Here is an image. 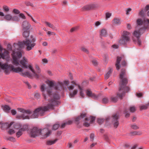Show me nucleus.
<instances>
[{
  "instance_id": "obj_1",
  "label": "nucleus",
  "mask_w": 149,
  "mask_h": 149,
  "mask_svg": "<svg viewBox=\"0 0 149 149\" xmlns=\"http://www.w3.org/2000/svg\"><path fill=\"white\" fill-rule=\"evenodd\" d=\"M12 58L13 60V63L15 65L18 66L20 65L22 68H29L33 74H31L28 72H23V70L20 68L14 67L12 65H8L6 63L2 64L0 62V68L4 70L6 74H8L10 73V71L16 73L22 72L20 74L23 77H27L30 78H32L33 77L38 78L39 75L35 72L33 67L30 65H27L28 63L27 59L25 57H23L22 59L20 60L21 57L22 56V54L20 52H15L13 51L12 54Z\"/></svg>"
},
{
  "instance_id": "obj_2",
  "label": "nucleus",
  "mask_w": 149,
  "mask_h": 149,
  "mask_svg": "<svg viewBox=\"0 0 149 149\" xmlns=\"http://www.w3.org/2000/svg\"><path fill=\"white\" fill-rule=\"evenodd\" d=\"M46 83L50 86L47 87V89L46 91L49 96L52 98V97L54 99H52L49 100V103H50V101L53 100L56 101L58 102V104L54 105V107L56 105L58 104V102L56 100H58L60 99V96L59 95L56 93H54L53 94L52 96V91L51 90V87H53L56 91H61L63 89V84L61 82L58 81L56 82L54 81H50L48 80L46 81Z\"/></svg>"
},
{
  "instance_id": "obj_3",
  "label": "nucleus",
  "mask_w": 149,
  "mask_h": 149,
  "mask_svg": "<svg viewBox=\"0 0 149 149\" xmlns=\"http://www.w3.org/2000/svg\"><path fill=\"white\" fill-rule=\"evenodd\" d=\"M126 75L125 70L121 69L120 74V79L119 84V91L117 94V95L121 99H122L125 92H128L130 91V88L126 86L128 82V79L125 76Z\"/></svg>"
},
{
  "instance_id": "obj_4",
  "label": "nucleus",
  "mask_w": 149,
  "mask_h": 149,
  "mask_svg": "<svg viewBox=\"0 0 149 149\" xmlns=\"http://www.w3.org/2000/svg\"><path fill=\"white\" fill-rule=\"evenodd\" d=\"M50 102V103H48L46 106L40 107L35 110L33 114L32 117L34 118H37L38 114L41 116H43L45 111H48L49 109H54V107L55 105L58 104V102L52 100Z\"/></svg>"
},
{
  "instance_id": "obj_5",
  "label": "nucleus",
  "mask_w": 149,
  "mask_h": 149,
  "mask_svg": "<svg viewBox=\"0 0 149 149\" xmlns=\"http://www.w3.org/2000/svg\"><path fill=\"white\" fill-rule=\"evenodd\" d=\"M50 125L49 124L46 125V128H44L42 130L40 129L37 127H34L31 130L30 132L31 136L32 137L35 138L41 134V132L44 134L42 137L43 139H45L49 136L51 133V131L49 129Z\"/></svg>"
},
{
  "instance_id": "obj_6",
  "label": "nucleus",
  "mask_w": 149,
  "mask_h": 149,
  "mask_svg": "<svg viewBox=\"0 0 149 149\" xmlns=\"http://www.w3.org/2000/svg\"><path fill=\"white\" fill-rule=\"evenodd\" d=\"M130 33L126 31H124L122 33L120 39L119 41V43L121 45H125L130 40Z\"/></svg>"
},
{
  "instance_id": "obj_7",
  "label": "nucleus",
  "mask_w": 149,
  "mask_h": 149,
  "mask_svg": "<svg viewBox=\"0 0 149 149\" xmlns=\"http://www.w3.org/2000/svg\"><path fill=\"white\" fill-rule=\"evenodd\" d=\"M36 39L31 36L30 39H26V49L27 51L32 50L36 45Z\"/></svg>"
},
{
  "instance_id": "obj_8",
  "label": "nucleus",
  "mask_w": 149,
  "mask_h": 149,
  "mask_svg": "<svg viewBox=\"0 0 149 149\" xmlns=\"http://www.w3.org/2000/svg\"><path fill=\"white\" fill-rule=\"evenodd\" d=\"M146 26H144V27L141 28L138 31H135L133 33V36L136 38L137 41L136 40H134V38H133V40L134 42H137V44L139 46H140L141 44V42L140 41L139 38H140V33L141 32V31L142 30H143V31H144L145 29L147 28Z\"/></svg>"
},
{
  "instance_id": "obj_9",
  "label": "nucleus",
  "mask_w": 149,
  "mask_h": 149,
  "mask_svg": "<svg viewBox=\"0 0 149 149\" xmlns=\"http://www.w3.org/2000/svg\"><path fill=\"white\" fill-rule=\"evenodd\" d=\"M123 57L118 56L117 57V60L116 63L115 64L117 70H118L120 69V63L121 60L122 61L121 62V65L125 67L127 65V63L124 59H123Z\"/></svg>"
},
{
  "instance_id": "obj_10",
  "label": "nucleus",
  "mask_w": 149,
  "mask_h": 149,
  "mask_svg": "<svg viewBox=\"0 0 149 149\" xmlns=\"http://www.w3.org/2000/svg\"><path fill=\"white\" fill-rule=\"evenodd\" d=\"M26 40H24L22 42H19L17 43H14L13 47H14L13 49L14 51L16 50L19 49L21 48L24 45H25Z\"/></svg>"
},
{
  "instance_id": "obj_11",
  "label": "nucleus",
  "mask_w": 149,
  "mask_h": 149,
  "mask_svg": "<svg viewBox=\"0 0 149 149\" xmlns=\"http://www.w3.org/2000/svg\"><path fill=\"white\" fill-rule=\"evenodd\" d=\"M112 122L114 127L116 128L118 127L119 124L118 120L119 117L117 114H115L112 116Z\"/></svg>"
},
{
  "instance_id": "obj_12",
  "label": "nucleus",
  "mask_w": 149,
  "mask_h": 149,
  "mask_svg": "<svg viewBox=\"0 0 149 149\" xmlns=\"http://www.w3.org/2000/svg\"><path fill=\"white\" fill-rule=\"evenodd\" d=\"M97 7V5L92 4L85 6L82 8V10L83 11H87L93 9Z\"/></svg>"
},
{
  "instance_id": "obj_13",
  "label": "nucleus",
  "mask_w": 149,
  "mask_h": 149,
  "mask_svg": "<svg viewBox=\"0 0 149 149\" xmlns=\"http://www.w3.org/2000/svg\"><path fill=\"white\" fill-rule=\"evenodd\" d=\"M22 26L23 30H29L31 26V25L27 21H25L22 22Z\"/></svg>"
},
{
  "instance_id": "obj_14",
  "label": "nucleus",
  "mask_w": 149,
  "mask_h": 149,
  "mask_svg": "<svg viewBox=\"0 0 149 149\" xmlns=\"http://www.w3.org/2000/svg\"><path fill=\"white\" fill-rule=\"evenodd\" d=\"M71 83H72L75 85L78 86L80 91V95L83 97H84V94L83 93V89L81 87L79 84H77L74 81H72L71 82Z\"/></svg>"
},
{
  "instance_id": "obj_15",
  "label": "nucleus",
  "mask_w": 149,
  "mask_h": 149,
  "mask_svg": "<svg viewBox=\"0 0 149 149\" xmlns=\"http://www.w3.org/2000/svg\"><path fill=\"white\" fill-rule=\"evenodd\" d=\"M86 117V113H82L81 114L80 116L77 117L75 119V122L76 123L78 124L79 123V121L81 118H83Z\"/></svg>"
},
{
  "instance_id": "obj_16",
  "label": "nucleus",
  "mask_w": 149,
  "mask_h": 149,
  "mask_svg": "<svg viewBox=\"0 0 149 149\" xmlns=\"http://www.w3.org/2000/svg\"><path fill=\"white\" fill-rule=\"evenodd\" d=\"M13 123V122H11L10 124L7 123H3L2 125L1 128L3 130L6 129L10 128Z\"/></svg>"
},
{
  "instance_id": "obj_17",
  "label": "nucleus",
  "mask_w": 149,
  "mask_h": 149,
  "mask_svg": "<svg viewBox=\"0 0 149 149\" xmlns=\"http://www.w3.org/2000/svg\"><path fill=\"white\" fill-rule=\"evenodd\" d=\"M86 93L88 96L91 97L95 99H96L97 98L98 96L95 94L92 93L91 91L89 90H88L86 91Z\"/></svg>"
},
{
  "instance_id": "obj_18",
  "label": "nucleus",
  "mask_w": 149,
  "mask_h": 149,
  "mask_svg": "<svg viewBox=\"0 0 149 149\" xmlns=\"http://www.w3.org/2000/svg\"><path fill=\"white\" fill-rule=\"evenodd\" d=\"M9 54L8 52L6 50H5V51L3 53H1L0 54V59L1 58L4 59L5 57H6Z\"/></svg>"
},
{
  "instance_id": "obj_19",
  "label": "nucleus",
  "mask_w": 149,
  "mask_h": 149,
  "mask_svg": "<svg viewBox=\"0 0 149 149\" xmlns=\"http://www.w3.org/2000/svg\"><path fill=\"white\" fill-rule=\"evenodd\" d=\"M17 110L20 112L23 113H26L27 114H30L32 112L29 110H24L23 109H21L18 108L17 109Z\"/></svg>"
},
{
  "instance_id": "obj_20",
  "label": "nucleus",
  "mask_w": 149,
  "mask_h": 149,
  "mask_svg": "<svg viewBox=\"0 0 149 149\" xmlns=\"http://www.w3.org/2000/svg\"><path fill=\"white\" fill-rule=\"evenodd\" d=\"M112 23L113 24L119 25L120 24V20L119 18H116L113 19Z\"/></svg>"
},
{
  "instance_id": "obj_21",
  "label": "nucleus",
  "mask_w": 149,
  "mask_h": 149,
  "mask_svg": "<svg viewBox=\"0 0 149 149\" xmlns=\"http://www.w3.org/2000/svg\"><path fill=\"white\" fill-rule=\"evenodd\" d=\"M45 84H43L41 86L40 88V90L42 92L43 94V95L44 98L45 100H47V98L46 97V95H45L44 94V92H45Z\"/></svg>"
},
{
  "instance_id": "obj_22",
  "label": "nucleus",
  "mask_w": 149,
  "mask_h": 149,
  "mask_svg": "<svg viewBox=\"0 0 149 149\" xmlns=\"http://www.w3.org/2000/svg\"><path fill=\"white\" fill-rule=\"evenodd\" d=\"M78 93V91L77 90H74L72 92H70L69 93V97L70 98L74 97Z\"/></svg>"
},
{
  "instance_id": "obj_23",
  "label": "nucleus",
  "mask_w": 149,
  "mask_h": 149,
  "mask_svg": "<svg viewBox=\"0 0 149 149\" xmlns=\"http://www.w3.org/2000/svg\"><path fill=\"white\" fill-rule=\"evenodd\" d=\"M24 31L22 33L23 36L25 38H27L29 36V30H23Z\"/></svg>"
},
{
  "instance_id": "obj_24",
  "label": "nucleus",
  "mask_w": 149,
  "mask_h": 149,
  "mask_svg": "<svg viewBox=\"0 0 149 149\" xmlns=\"http://www.w3.org/2000/svg\"><path fill=\"white\" fill-rule=\"evenodd\" d=\"M2 108L5 112L7 113H8L11 109L10 107L7 105L2 106Z\"/></svg>"
},
{
  "instance_id": "obj_25",
  "label": "nucleus",
  "mask_w": 149,
  "mask_h": 149,
  "mask_svg": "<svg viewBox=\"0 0 149 149\" xmlns=\"http://www.w3.org/2000/svg\"><path fill=\"white\" fill-rule=\"evenodd\" d=\"M149 106V102L145 105H143L140 107V109L141 110L147 109Z\"/></svg>"
},
{
  "instance_id": "obj_26",
  "label": "nucleus",
  "mask_w": 149,
  "mask_h": 149,
  "mask_svg": "<svg viewBox=\"0 0 149 149\" xmlns=\"http://www.w3.org/2000/svg\"><path fill=\"white\" fill-rule=\"evenodd\" d=\"M107 35V32L106 30L103 29L101 31L100 35L102 36L105 37Z\"/></svg>"
},
{
  "instance_id": "obj_27",
  "label": "nucleus",
  "mask_w": 149,
  "mask_h": 149,
  "mask_svg": "<svg viewBox=\"0 0 149 149\" xmlns=\"http://www.w3.org/2000/svg\"><path fill=\"white\" fill-rule=\"evenodd\" d=\"M57 139H55L53 141H48L47 142V144L48 145H51L54 144L57 141Z\"/></svg>"
},
{
  "instance_id": "obj_28",
  "label": "nucleus",
  "mask_w": 149,
  "mask_h": 149,
  "mask_svg": "<svg viewBox=\"0 0 149 149\" xmlns=\"http://www.w3.org/2000/svg\"><path fill=\"white\" fill-rule=\"evenodd\" d=\"M136 24L138 26L142 25L143 24V21L141 19H138L137 20Z\"/></svg>"
},
{
  "instance_id": "obj_29",
  "label": "nucleus",
  "mask_w": 149,
  "mask_h": 149,
  "mask_svg": "<svg viewBox=\"0 0 149 149\" xmlns=\"http://www.w3.org/2000/svg\"><path fill=\"white\" fill-rule=\"evenodd\" d=\"M45 23L46 24L47 26L52 29H55V27L54 26L53 24L47 22H45Z\"/></svg>"
},
{
  "instance_id": "obj_30",
  "label": "nucleus",
  "mask_w": 149,
  "mask_h": 149,
  "mask_svg": "<svg viewBox=\"0 0 149 149\" xmlns=\"http://www.w3.org/2000/svg\"><path fill=\"white\" fill-rule=\"evenodd\" d=\"M17 117H18L19 119H29V118L28 116H25L24 114H22L21 116H18Z\"/></svg>"
},
{
  "instance_id": "obj_31",
  "label": "nucleus",
  "mask_w": 149,
  "mask_h": 149,
  "mask_svg": "<svg viewBox=\"0 0 149 149\" xmlns=\"http://www.w3.org/2000/svg\"><path fill=\"white\" fill-rule=\"evenodd\" d=\"M12 16L9 14H8L5 15L4 18L7 20H12Z\"/></svg>"
},
{
  "instance_id": "obj_32",
  "label": "nucleus",
  "mask_w": 149,
  "mask_h": 149,
  "mask_svg": "<svg viewBox=\"0 0 149 149\" xmlns=\"http://www.w3.org/2000/svg\"><path fill=\"white\" fill-rule=\"evenodd\" d=\"M28 129V126L26 125H23V126L19 129L22 132L24 131L27 130Z\"/></svg>"
},
{
  "instance_id": "obj_33",
  "label": "nucleus",
  "mask_w": 149,
  "mask_h": 149,
  "mask_svg": "<svg viewBox=\"0 0 149 149\" xmlns=\"http://www.w3.org/2000/svg\"><path fill=\"white\" fill-rule=\"evenodd\" d=\"M104 119H103L98 118L97 122L99 125L102 124L104 122Z\"/></svg>"
},
{
  "instance_id": "obj_34",
  "label": "nucleus",
  "mask_w": 149,
  "mask_h": 149,
  "mask_svg": "<svg viewBox=\"0 0 149 149\" xmlns=\"http://www.w3.org/2000/svg\"><path fill=\"white\" fill-rule=\"evenodd\" d=\"M148 24H149V19H144L143 20V24L146 25V26H148Z\"/></svg>"
},
{
  "instance_id": "obj_35",
  "label": "nucleus",
  "mask_w": 149,
  "mask_h": 149,
  "mask_svg": "<svg viewBox=\"0 0 149 149\" xmlns=\"http://www.w3.org/2000/svg\"><path fill=\"white\" fill-rule=\"evenodd\" d=\"M22 134V131L19 129L18 131L16 134V136L17 138H19L20 137Z\"/></svg>"
},
{
  "instance_id": "obj_36",
  "label": "nucleus",
  "mask_w": 149,
  "mask_h": 149,
  "mask_svg": "<svg viewBox=\"0 0 149 149\" xmlns=\"http://www.w3.org/2000/svg\"><path fill=\"white\" fill-rule=\"evenodd\" d=\"M60 127V125L58 124H56L54 125L53 129L54 130H57Z\"/></svg>"
},
{
  "instance_id": "obj_37",
  "label": "nucleus",
  "mask_w": 149,
  "mask_h": 149,
  "mask_svg": "<svg viewBox=\"0 0 149 149\" xmlns=\"http://www.w3.org/2000/svg\"><path fill=\"white\" fill-rule=\"evenodd\" d=\"M19 18L17 16H14L12 17V20L15 21H19Z\"/></svg>"
},
{
  "instance_id": "obj_38",
  "label": "nucleus",
  "mask_w": 149,
  "mask_h": 149,
  "mask_svg": "<svg viewBox=\"0 0 149 149\" xmlns=\"http://www.w3.org/2000/svg\"><path fill=\"white\" fill-rule=\"evenodd\" d=\"M108 99L107 97H104L102 100V102L104 104H107L108 102Z\"/></svg>"
},
{
  "instance_id": "obj_39",
  "label": "nucleus",
  "mask_w": 149,
  "mask_h": 149,
  "mask_svg": "<svg viewBox=\"0 0 149 149\" xmlns=\"http://www.w3.org/2000/svg\"><path fill=\"white\" fill-rule=\"evenodd\" d=\"M130 111L132 113H134L136 111L135 107L133 106L130 107Z\"/></svg>"
},
{
  "instance_id": "obj_40",
  "label": "nucleus",
  "mask_w": 149,
  "mask_h": 149,
  "mask_svg": "<svg viewBox=\"0 0 149 149\" xmlns=\"http://www.w3.org/2000/svg\"><path fill=\"white\" fill-rule=\"evenodd\" d=\"M131 134L132 135H140L141 134V133L139 132H137L136 131L132 132L131 133Z\"/></svg>"
},
{
  "instance_id": "obj_41",
  "label": "nucleus",
  "mask_w": 149,
  "mask_h": 149,
  "mask_svg": "<svg viewBox=\"0 0 149 149\" xmlns=\"http://www.w3.org/2000/svg\"><path fill=\"white\" fill-rule=\"evenodd\" d=\"M111 100L113 102H116L117 101V97H112Z\"/></svg>"
},
{
  "instance_id": "obj_42",
  "label": "nucleus",
  "mask_w": 149,
  "mask_h": 149,
  "mask_svg": "<svg viewBox=\"0 0 149 149\" xmlns=\"http://www.w3.org/2000/svg\"><path fill=\"white\" fill-rule=\"evenodd\" d=\"M3 8L4 11L5 12H8L9 10L8 7L6 6H4L3 7Z\"/></svg>"
},
{
  "instance_id": "obj_43",
  "label": "nucleus",
  "mask_w": 149,
  "mask_h": 149,
  "mask_svg": "<svg viewBox=\"0 0 149 149\" xmlns=\"http://www.w3.org/2000/svg\"><path fill=\"white\" fill-rule=\"evenodd\" d=\"M131 127L132 129L134 130H136L139 129V127L135 124L131 125Z\"/></svg>"
},
{
  "instance_id": "obj_44",
  "label": "nucleus",
  "mask_w": 149,
  "mask_h": 149,
  "mask_svg": "<svg viewBox=\"0 0 149 149\" xmlns=\"http://www.w3.org/2000/svg\"><path fill=\"white\" fill-rule=\"evenodd\" d=\"M14 128L15 130H19V125L18 124H15L14 125Z\"/></svg>"
},
{
  "instance_id": "obj_45",
  "label": "nucleus",
  "mask_w": 149,
  "mask_h": 149,
  "mask_svg": "<svg viewBox=\"0 0 149 149\" xmlns=\"http://www.w3.org/2000/svg\"><path fill=\"white\" fill-rule=\"evenodd\" d=\"M81 50L84 52L86 53L87 54H88L89 53V52L88 50L85 47H82L81 48Z\"/></svg>"
},
{
  "instance_id": "obj_46",
  "label": "nucleus",
  "mask_w": 149,
  "mask_h": 149,
  "mask_svg": "<svg viewBox=\"0 0 149 149\" xmlns=\"http://www.w3.org/2000/svg\"><path fill=\"white\" fill-rule=\"evenodd\" d=\"M106 18L107 19L109 18L111 15V14L110 13L107 12L105 14Z\"/></svg>"
},
{
  "instance_id": "obj_47",
  "label": "nucleus",
  "mask_w": 149,
  "mask_h": 149,
  "mask_svg": "<svg viewBox=\"0 0 149 149\" xmlns=\"http://www.w3.org/2000/svg\"><path fill=\"white\" fill-rule=\"evenodd\" d=\"M92 62L94 66H96L97 65V61L96 60H92Z\"/></svg>"
},
{
  "instance_id": "obj_48",
  "label": "nucleus",
  "mask_w": 149,
  "mask_h": 149,
  "mask_svg": "<svg viewBox=\"0 0 149 149\" xmlns=\"http://www.w3.org/2000/svg\"><path fill=\"white\" fill-rule=\"evenodd\" d=\"M94 134H91L90 136V139L91 141H93L94 139Z\"/></svg>"
},
{
  "instance_id": "obj_49",
  "label": "nucleus",
  "mask_w": 149,
  "mask_h": 149,
  "mask_svg": "<svg viewBox=\"0 0 149 149\" xmlns=\"http://www.w3.org/2000/svg\"><path fill=\"white\" fill-rule=\"evenodd\" d=\"M15 131L12 129H10L8 131V133L10 134L11 135L15 133Z\"/></svg>"
},
{
  "instance_id": "obj_50",
  "label": "nucleus",
  "mask_w": 149,
  "mask_h": 149,
  "mask_svg": "<svg viewBox=\"0 0 149 149\" xmlns=\"http://www.w3.org/2000/svg\"><path fill=\"white\" fill-rule=\"evenodd\" d=\"M13 11L15 14H19L20 13L19 10L16 9H13Z\"/></svg>"
},
{
  "instance_id": "obj_51",
  "label": "nucleus",
  "mask_w": 149,
  "mask_h": 149,
  "mask_svg": "<svg viewBox=\"0 0 149 149\" xmlns=\"http://www.w3.org/2000/svg\"><path fill=\"white\" fill-rule=\"evenodd\" d=\"M35 97L37 98V99L39 98L40 97V94L38 93H36L35 95Z\"/></svg>"
},
{
  "instance_id": "obj_52",
  "label": "nucleus",
  "mask_w": 149,
  "mask_h": 149,
  "mask_svg": "<svg viewBox=\"0 0 149 149\" xmlns=\"http://www.w3.org/2000/svg\"><path fill=\"white\" fill-rule=\"evenodd\" d=\"M68 88L69 91H70L71 90H73L74 88V85H71L69 86L68 87Z\"/></svg>"
},
{
  "instance_id": "obj_53",
  "label": "nucleus",
  "mask_w": 149,
  "mask_h": 149,
  "mask_svg": "<svg viewBox=\"0 0 149 149\" xmlns=\"http://www.w3.org/2000/svg\"><path fill=\"white\" fill-rule=\"evenodd\" d=\"M124 113H126L125 117L126 118H127L129 117L130 114L129 113H127V111L126 110L124 111Z\"/></svg>"
},
{
  "instance_id": "obj_54",
  "label": "nucleus",
  "mask_w": 149,
  "mask_h": 149,
  "mask_svg": "<svg viewBox=\"0 0 149 149\" xmlns=\"http://www.w3.org/2000/svg\"><path fill=\"white\" fill-rule=\"evenodd\" d=\"M95 117L93 116L91 117V120L90 121V123H92L95 120Z\"/></svg>"
},
{
  "instance_id": "obj_55",
  "label": "nucleus",
  "mask_w": 149,
  "mask_h": 149,
  "mask_svg": "<svg viewBox=\"0 0 149 149\" xmlns=\"http://www.w3.org/2000/svg\"><path fill=\"white\" fill-rule=\"evenodd\" d=\"M19 16L24 19H26L25 16L23 13H20L19 15Z\"/></svg>"
},
{
  "instance_id": "obj_56",
  "label": "nucleus",
  "mask_w": 149,
  "mask_h": 149,
  "mask_svg": "<svg viewBox=\"0 0 149 149\" xmlns=\"http://www.w3.org/2000/svg\"><path fill=\"white\" fill-rule=\"evenodd\" d=\"M36 68L37 71V72L38 73H40V70L39 66L37 65H36Z\"/></svg>"
},
{
  "instance_id": "obj_57",
  "label": "nucleus",
  "mask_w": 149,
  "mask_h": 149,
  "mask_svg": "<svg viewBox=\"0 0 149 149\" xmlns=\"http://www.w3.org/2000/svg\"><path fill=\"white\" fill-rule=\"evenodd\" d=\"M27 15H28V16H29V17H30L31 18V19H32V20L33 22H35V23H37V22L36 21H35V20L33 19V17H32V16H31V15L29 14V13H27Z\"/></svg>"
},
{
  "instance_id": "obj_58",
  "label": "nucleus",
  "mask_w": 149,
  "mask_h": 149,
  "mask_svg": "<svg viewBox=\"0 0 149 149\" xmlns=\"http://www.w3.org/2000/svg\"><path fill=\"white\" fill-rule=\"evenodd\" d=\"M84 125L86 127H88L90 125V123L88 122H85Z\"/></svg>"
},
{
  "instance_id": "obj_59",
  "label": "nucleus",
  "mask_w": 149,
  "mask_h": 149,
  "mask_svg": "<svg viewBox=\"0 0 149 149\" xmlns=\"http://www.w3.org/2000/svg\"><path fill=\"white\" fill-rule=\"evenodd\" d=\"M77 27L72 28L71 29L70 32H73L76 30L77 29Z\"/></svg>"
},
{
  "instance_id": "obj_60",
  "label": "nucleus",
  "mask_w": 149,
  "mask_h": 149,
  "mask_svg": "<svg viewBox=\"0 0 149 149\" xmlns=\"http://www.w3.org/2000/svg\"><path fill=\"white\" fill-rule=\"evenodd\" d=\"M132 10V9L131 8H128L126 10V14L127 15H128L129 14V12H130Z\"/></svg>"
},
{
  "instance_id": "obj_61",
  "label": "nucleus",
  "mask_w": 149,
  "mask_h": 149,
  "mask_svg": "<svg viewBox=\"0 0 149 149\" xmlns=\"http://www.w3.org/2000/svg\"><path fill=\"white\" fill-rule=\"evenodd\" d=\"M28 86V88L30 89L31 88V86L29 84L28 81H25L24 82Z\"/></svg>"
},
{
  "instance_id": "obj_62",
  "label": "nucleus",
  "mask_w": 149,
  "mask_h": 149,
  "mask_svg": "<svg viewBox=\"0 0 149 149\" xmlns=\"http://www.w3.org/2000/svg\"><path fill=\"white\" fill-rule=\"evenodd\" d=\"M11 113L13 115H15L16 114V111L14 110H11Z\"/></svg>"
},
{
  "instance_id": "obj_63",
  "label": "nucleus",
  "mask_w": 149,
  "mask_h": 149,
  "mask_svg": "<svg viewBox=\"0 0 149 149\" xmlns=\"http://www.w3.org/2000/svg\"><path fill=\"white\" fill-rule=\"evenodd\" d=\"M112 47L113 48L116 49H118V45L115 44V45H112Z\"/></svg>"
},
{
  "instance_id": "obj_64",
  "label": "nucleus",
  "mask_w": 149,
  "mask_h": 149,
  "mask_svg": "<svg viewBox=\"0 0 149 149\" xmlns=\"http://www.w3.org/2000/svg\"><path fill=\"white\" fill-rule=\"evenodd\" d=\"M149 9V5H147L145 8L144 10L146 11H147Z\"/></svg>"
}]
</instances>
